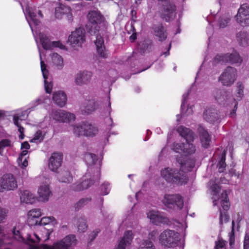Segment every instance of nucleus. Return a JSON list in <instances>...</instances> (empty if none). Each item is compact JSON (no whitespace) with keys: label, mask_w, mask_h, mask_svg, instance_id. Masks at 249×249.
Wrapping results in <instances>:
<instances>
[{"label":"nucleus","mask_w":249,"mask_h":249,"mask_svg":"<svg viewBox=\"0 0 249 249\" xmlns=\"http://www.w3.org/2000/svg\"><path fill=\"white\" fill-rule=\"evenodd\" d=\"M177 132L186 140V143L175 142L172 149L182 154L176 157L178 167H168L162 169L160 176L167 183L178 185L185 184L188 181L187 172L195 166L196 159L192 156L196 153V148L191 142L195 139V134L189 128L180 126Z\"/></svg>","instance_id":"f257e3e1"},{"label":"nucleus","mask_w":249,"mask_h":249,"mask_svg":"<svg viewBox=\"0 0 249 249\" xmlns=\"http://www.w3.org/2000/svg\"><path fill=\"white\" fill-rule=\"evenodd\" d=\"M52 232V231L42 227L39 232L28 235L25 239L21 234L20 229L15 227L13 229L12 234L15 239L24 244L26 249H73L72 247L76 245V236L73 234H70L54 242L53 246L44 244L39 248L37 243L40 241L46 242L49 240Z\"/></svg>","instance_id":"f03ea898"},{"label":"nucleus","mask_w":249,"mask_h":249,"mask_svg":"<svg viewBox=\"0 0 249 249\" xmlns=\"http://www.w3.org/2000/svg\"><path fill=\"white\" fill-rule=\"evenodd\" d=\"M20 5H22L21 4ZM21 6L37 44H38V39L43 48L45 50L51 49L53 48H58L61 50L66 49V46L61 41L51 42L46 34L43 33L38 34V26L40 23V19L43 17L41 11L39 9L35 6L27 5L24 10L23 6Z\"/></svg>","instance_id":"7ed1b4c3"},{"label":"nucleus","mask_w":249,"mask_h":249,"mask_svg":"<svg viewBox=\"0 0 249 249\" xmlns=\"http://www.w3.org/2000/svg\"><path fill=\"white\" fill-rule=\"evenodd\" d=\"M87 18L91 24L97 25L96 28L93 31V33L96 35V39L95 41V44L96 45L97 54L100 57L106 58L108 56L109 52L105 48L103 38L100 35L97 34V32L99 31V25L105 24V17L100 11L98 10H92L89 12L87 15ZM92 33L93 31L91 30L90 34H92Z\"/></svg>","instance_id":"20e7f679"},{"label":"nucleus","mask_w":249,"mask_h":249,"mask_svg":"<svg viewBox=\"0 0 249 249\" xmlns=\"http://www.w3.org/2000/svg\"><path fill=\"white\" fill-rule=\"evenodd\" d=\"M180 236V233L178 231L165 230L160 235V243L164 248L183 249V243Z\"/></svg>","instance_id":"39448f33"},{"label":"nucleus","mask_w":249,"mask_h":249,"mask_svg":"<svg viewBox=\"0 0 249 249\" xmlns=\"http://www.w3.org/2000/svg\"><path fill=\"white\" fill-rule=\"evenodd\" d=\"M219 181L217 179L214 180L212 179L208 183L209 189L211 191V195H212L213 205V206H218L220 205L224 211H227L230 206L228 194L226 191H224L220 196H219L220 188L217 183Z\"/></svg>","instance_id":"423d86ee"},{"label":"nucleus","mask_w":249,"mask_h":249,"mask_svg":"<svg viewBox=\"0 0 249 249\" xmlns=\"http://www.w3.org/2000/svg\"><path fill=\"white\" fill-rule=\"evenodd\" d=\"M98 127L89 122H82L73 125V133L77 136L92 137L98 133Z\"/></svg>","instance_id":"0eeeda50"},{"label":"nucleus","mask_w":249,"mask_h":249,"mask_svg":"<svg viewBox=\"0 0 249 249\" xmlns=\"http://www.w3.org/2000/svg\"><path fill=\"white\" fill-rule=\"evenodd\" d=\"M84 159L88 166L87 172L92 173L94 177L98 179L100 176L101 160L95 154L89 152L85 154Z\"/></svg>","instance_id":"6e6552de"},{"label":"nucleus","mask_w":249,"mask_h":249,"mask_svg":"<svg viewBox=\"0 0 249 249\" xmlns=\"http://www.w3.org/2000/svg\"><path fill=\"white\" fill-rule=\"evenodd\" d=\"M162 202L165 207L171 209L181 210L184 205L183 198L178 194H165Z\"/></svg>","instance_id":"1a4fd4ad"},{"label":"nucleus","mask_w":249,"mask_h":249,"mask_svg":"<svg viewBox=\"0 0 249 249\" xmlns=\"http://www.w3.org/2000/svg\"><path fill=\"white\" fill-rule=\"evenodd\" d=\"M236 70L231 67H228L221 74L218 80L224 86L231 87L237 79Z\"/></svg>","instance_id":"9d476101"},{"label":"nucleus","mask_w":249,"mask_h":249,"mask_svg":"<svg viewBox=\"0 0 249 249\" xmlns=\"http://www.w3.org/2000/svg\"><path fill=\"white\" fill-rule=\"evenodd\" d=\"M99 179H97L93 174L87 172L78 181L71 185V189L73 191H82L90 186L93 184V179L98 182Z\"/></svg>","instance_id":"9b49d317"},{"label":"nucleus","mask_w":249,"mask_h":249,"mask_svg":"<svg viewBox=\"0 0 249 249\" xmlns=\"http://www.w3.org/2000/svg\"><path fill=\"white\" fill-rule=\"evenodd\" d=\"M147 215L150 222L155 225H171V222L167 217L166 214L163 212L152 210L147 213Z\"/></svg>","instance_id":"f8f14e48"},{"label":"nucleus","mask_w":249,"mask_h":249,"mask_svg":"<svg viewBox=\"0 0 249 249\" xmlns=\"http://www.w3.org/2000/svg\"><path fill=\"white\" fill-rule=\"evenodd\" d=\"M242 61V60L239 54L236 52H234L232 53L231 54L226 53L216 55L213 60V64L216 65L217 64L229 62L231 64H240L241 63Z\"/></svg>","instance_id":"ddd939ff"},{"label":"nucleus","mask_w":249,"mask_h":249,"mask_svg":"<svg viewBox=\"0 0 249 249\" xmlns=\"http://www.w3.org/2000/svg\"><path fill=\"white\" fill-rule=\"evenodd\" d=\"M85 35V31L83 28L76 29L69 36L68 42L72 47H81L86 41Z\"/></svg>","instance_id":"4468645a"},{"label":"nucleus","mask_w":249,"mask_h":249,"mask_svg":"<svg viewBox=\"0 0 249 249\" xmlns=\"http://www.w3.org/2000/svg\"><path fill=\"white\" fill-rule=\"evenodd\" d=\"M17 187V180L12 174H5L0 178V192L14 190Z\"/></svg>","instance_id":"2eb2a0df"},{"label":"nucleus","mask_w":249,"mask_h":249,"mask_svg":"<svg viewBox=\"0 0 249 249\" xmlns=\"http://www.w3.org/2000/svg\"><path fill=\"white\" fill-rule=\"evenodd\" d=\"M50 115L53 120L63 123L73 121L75 119L73 113L62 109L53 110Z\"/></svg>","instance_id":"dca6fc26"},{"label":"nucleus","mask_w":249,"mask_h":249,"mask_svg":"<svg viewBox=\"0 0 249 249\" xmlns=\"http://www.w3.org/2000/svg\"><path fill=\"white\" fill-rule=\"evenodd\" d=\"M37 47L40 59L41 70L44 78V88L46 93H51L53 86L52 81L49 76V71L46 69V65L42 59L41 52L38 45Z\"/></svg>","instance_id":"f3484780"},{"label":"nucleus","mask_w":249,"mask_h":249,"mask_svg":"<svg viewBox=\"0 0 249 249\" xmlns=\"http://www.w3.org/2000/svg\"><path fill=\"white\" fill-rule=\"evenodd\" d=\"M235 18L238 23L245 27L249 26V6L247 4L241 5Z\"/></svg>","instance_id":"a211bd4d"},{"label":"nucleus","mask_w":249,"mask_h":249,"mask_svg":"<svg viewBox=\"0 0 249 249\" xmlns=\"http://www.w3.org/2000/svg\"><path fill=\"white\" fill-rule=\"evenodd\" d=\"M92 72L88 71H80L75 75L74 82L76 85L83 86L89 84L92 77Z\"/></svg>","instance_id":"6ab92c4d"},{"label":"nucleus","mask_w":249,"mask_h":249,"mask_svg":"<svg viewBox=\"0 0 249 249\" xmlns=\"http://www.w3.org/2000/svg\"><path fill=\"white\" fill-rule=\"evenodd\" d=\"M45 183H42L39 186L37 193L38 195V199L41 202H46L48 201L49 197L52 195L49 186V179L45 178Z\"/></svg>","instance_id":"aec40b11"},{"label":"nucleus","mask_w":249,"mask_h":249,"mask_svg":"<svg viewBox=\"0 0 249 249\" xmlns=\"http://www.w3.org/2000/svg\"><path fill=\"white\" fill-rule=\"evenodd\" d=\"M63 161V155L61 153H53L49 160L48 167L53 172H56L61 166Z\"/></svg>","instance_id":"412c9836"},{"label":"nucleus","mask_w":249,"mask_h":249,"mask_svg":"<svg viewBox=\"0 0 249 249\" xmlns=\"http://www.w3.org/2000/svg\"><path fill=\"white\" fill-rule=\"evenodd\" d=\"M63 15L66 16L68 20L71 21L72 20V15L71 8L60 4L55 7V16L57 18H61Z\"/></svg>","instance_id":"4be33fe9"},{"label":"nucleus","mask_w":249,"mask_h":249,"mask_svg":"<svg viewBox=\"0 0 249 249\" xmlns=\"http://www.w3.org/2000/svg\"><path fill=\"white\" fill-rule=\"evenodd\" d=\"M198 76H199V72H198L197 73V74H196V79H195V82L192 85L191 89L188 90L186 93H185L182 95V103H181V115L183 116L191 115L193 113V108L191 106L190 107L188 106L187 108L185 111L184 110L185 105L186 102L187 98L190 94L191 89L194 88V84L197 82V80L198 78Z\"/></svg>","instance_id":"5701e85b"},{"label":"nucleus","mask_w":249,"mask_h":249,"mask_svg":"<svg viewBox=\"0 0 249 249\" xmlns=\"http://www.w3.org/2000/svg\"><path fill=\"white\" fill-rule=\"evenodd\" d=\"M51 103L50 99L47 95L40 96L38 98L32 102L27 108L30 112L33 111L36 107L40 104H44V107L48 109Z\"/></svg>","instance_id":"b1692460"},{"label":"nucleus","mask_w":249,"mask_h":249,"mask_svg":"<svg viewBox=\"0 0 249 249\" xmlns=\"http://www.w3.org/2000/svg\"><path fill=\"white\" fill-rule=\"evenodd\" d=\"M30 113L28 108L17 109L12 115L13 123L15 125H18V122H21L22 120L27 119Z\"/></svg>","instance_id":"393cba45"},{"label":"nucleus","mask_w":249,"mask_h":249,"mask_svg":"<svg viewBox=\"0 0 249 249\" xmlns=\"http://www.w3.org/2000/svg\"><path fill=\"white\" fill-rule=\"evenodd\" d=\"M199 138L201 145L203 148H207L211 142V136L202 126H199L198 128Z\"/></svg>","instance_id":"a878e982"},{"label":"nucleus","mask_w":249,"mask_h":249,"mask_svg":"<svg viewBox=\"0 0 249 249\" xmlns=\"http://www.w3.org/2000/svg\"><path fill=\"white\" fill-rule=\"evenodd\" d=\"M133 238V233L132 231L127 230L114 249H125L126 247L131 244Z\"/></svg>","instance_id":"bb28decb"},{"label":"nucleus","mask_w":249,"mask_h":249,"mask_svg":"<svg viewBox=\"0 0 249 249\" xmlns=\"http://www.w3.org/2000/svg\"><path fill=\"white\" fill-rule=\"evenodd\" d=\"M204 118L208 122L213 123L219 121L220 115L214 108H209L204 112Z\"/></svg>","instance_id":"cd10ccee"},{"label":"nucleus","mask_w":249,"mask_h":249,"mask_svg":"<svg viewBox=\"0 0 249 249\" xmlns=\"http://www.w3.org/2000/svg\"><path fill=\"white\" fill-rule=\"evenodd\" d=\"M53 100L58 106L63 107L66 104L67 98L64 91L59 90L54 92Z\"/></svg>","instance_id":"c85d7f7f"},{"label":"nucleus","mask_w":249,"mask_h":249,"mask_svg":"<svg viewBox=\"0 0 249 249\" xmlns=\"http://www.w3.org/2000/svg\"><path fill=\"white\" fill-rule=\"evenodd\" d=\"M98 107L97 103L94 100L86 101L81 107L83 114H90L94 111Z\"/></svg>","instance_id":"c756f323"},{"label":"nucleus","mask_w":249,"mask_h":249,"mask_svg":"<svg viewBox=\"0 0 249 249\" xmlns=\"http://www.w3.org/2000/svg\"><path fill=\"white\" fill-rule=\"evenodd\" d=\"M41 215V210L34 209L29 211L27 214V221L31 225H37L38 221L37 219Z\"/></svg>","instance_id":"7c9ffc66"},{"label":"nucleus","mask_w":249,"mask_h":249,"mask_svg":"<svg viewBox=\"0 0 249 249\" xmlns=\"http://www.w3.org/2000/svg\"><path fill=\"white\" fill-rule=\"evenodd\" d=\"M213 95L216 101L219 104H225L227 102L228 92L224 89H216L213 92Z\"/></svg>","instance_id":"2f4dec72"},{"label":"nucleus","mask_w":249,"mask_h":249,"mask_svg":"<svg viewBox=\"0 0 249 249\" xmlns=\"http://www.w3.org/2000/svg\"><path fill=\"white\" fill-rule=\"evenodd\" d=\"M183 213L182 214V218L181 221L179 220H175L173 222V225L176 226L177 230L179 232H181L183 231H185L187 227L186 223L185 222V218L188 214V209L186 208L184 210H183Z\"/></svg>","instance_id":"473e14b6"},{"label":"nucleus","mask_w":249,"mask_h":249,"mask_svg":"<svg viewBox=\"0 0 249 249\" xmlns=\"http://www.w3.org/2000/svg\"><path fill=\"white\" fill-rule=\"evenodd\" d=\"M20 197L21 202L26 204H33L36 201L35 195L28 190L21 192Z\"/></svg>","instance_id":"72a5a7b5"},{"label":"nucleus","mask_w":249,"mask_h":249,"mask_svg":"<svg viewBox=\"0 0 249 249\" xmlns=\"http://www.w3.org/2000/svg\"><path fill=\"white\" fill-rule=\"evenodd\" d=\"M155 35L158 36L160 41H163L167 37L166 30L162 24L154 25L152 27Z\"/></svg>","instance_id":"f704fd0d"},{"label":"nucleus","mask_w":249,"mask_h":249,"mask_svg":"<svg viewBox=\"0 0 249 249\" xmlns=\"http://www.w3.org/2000/svg\"><path fill=\"white\" fill-rule=\"evenodd\" d=\"M48 132V128L43 127L42 129L38 130L36 132L34 138L31 140L30 142L36 143L41 142L43 140L45 135Z\"/></svg>","instance_id":"c9c22d12"},{"label":"nucleus","mask_w":249,"mask_h":249,"mask_svg":"<svg viewBox=\"0 0 249 249\" xmlns=\"http://www.w3.org/2000/svg\"><path fill=\"white\" fill-rule=\"evenodd\" d=\"M57 178L60 182L64 183H70L72 180V177L71 173L65 170L58 173Z\"/></svg>","instance_id":"e433bc0d"},{"label":"nucleus","mask_w":249,"mask_h":249,"mask_svg":"<svg viewBox=\"0 0 249 249\" xmlns=\"http://www.w3.org/2000/svg\"><path fill=\"white\" fill-rule=\"evenodd\" d=\"M13 239L10 237L9 234H6L4 230L0 226V248L5 245L11 244Z\"/></svg>","instance_id":"4c0bfd02"},{"label":"nucleus","mask_w":249,"mask_h":249,"mask_svg":"<svg viewBox=\"0 0 249 249\" xmlns=\"http://www.w3.org/2000/svg\"><path fill=\"white\" fill-rule=\"evenodd\" d=\"M244 86L241 82H238L236 84V90L234 92L235 98L234 99V102L240 101L244 96Z\"/></svg>","instance_id":"58836bf2"},{"label":"nucleus","mask_w":249,"mask_h":249,"mask_svg":"<svg viewBox=\"0 0 249 249\" xmlns=\"http://www.w3.org/2000/svg\"><path fill=\"white\" fill-rule=\"evenodd\" d=\"M52 63L59 70L62 69L64 66L63 59L57 53H53L51 55Z\"/></svg>","instance_id":"ea45409f"},{"label":"nucleus","mask_w":249,"mask_h":249,"mask_svg":"<svg viewBox=\"0 0 249 249\" xmlns=\"http://www.w3.org/2000/svg\"><path fill=\"white\" fill-rule=\"evenodd\" d=\"M27 153V150L23 149L17 159L18 164L21 168H25L28 166V161L26 157Z\"/></svg>","instance_id":"a19ab883"},{"label":"nucleus","mask_w":249,"mask_h":249,"mask_svg":"<svg viewBox=\"0 0 249 249\" xmlns=\"http://www.w3.org/2000/svg\"><path fill=\"white\" fill-rule=\"evenodd\" d=\"M237 39L239 44L245 47L249 44V39L245 32H239L236 35Z\"/></svg>","instance_id":"79ce46f5"},{"label":"nucleus","mask_w":249,"mask_h":249,"mask_svg":"<svg viewBox=\"0 0 249 249\" xmlns=\"http://www.w3.org/2000/svg\"><path fill=\"white\" fill-rule=\"evenodd\" d=\"M226 154V153L225 150L222 151L220 155V159L217 163V166L218 168V171L220 173L223 172L225 171L226 167V164L225 163Z\"/></svg>","instance_id":"37998d69"},{"label":"nucleus","mask_w":249,"mask_h":249,"mask_svg":"<svg viewBox=\"0 0 249 249\" xmlns=\"http://www.w3.org/2000/svg\"><path fill=\"white\" fill-rule=\"evenodd\" d=\"M52 223L53 225L56 224L57 221L53 216H47L42 217L40 220L38 222L37 224L39 225H46Z\"/></svg>","instance_id":"c03bdc74"},{"label":"nucleus","mask_w":249,"mask_h":249,"mask_svg":"<svg viewBox=\"0 0 249 249\" xmlns=\"http://www.w3.org/2000/svg\"><path fill=\"white\" fill-rule=\"evenodd\" d=\"M230 16L224 15L220 17L218 20V25L220 28H225L230 21Z\"/></svg>","instance_id":"a18cd8bd"},{"label":"nucleus","mask_w":249,"mask_h":249,"mask_svg":"<svg viewBox=\"0 0 249 249\" xmlns=\"http://www.w3.org/2000/svg\"><path fill=\"white\" fill-rule=\"evenodd\" d=\"M151 42L148 40H144L138 43L137 48L141 53H144L148 50Z\"/></svg>","instance_id":"49530a36"},{"label":"nucleus","mask_w":249,"mask_h":249,"mask_svg":"<svg viewBox=\"0 0 249 249\" xmlns=\"http://www.w3.org/2000/svg\"><path fill=\"white\" fill-rule=\"evenodd\" d=\"M77 228L80 232H84L87 229L86 219L84 217H81L78 219Z\"/></svg>","instance_id":"de8ad7c7"},{"label":"nucleus","mask_w":249,"mask_h":249,"mask_svg":"<svg viewBox=\"0 0 249 249\" xmlns=\"http://www.w3.org/2000/svg\"><path fill=\"white\" fill-rule=\"evenodd\" d=\"M12 146L11 141L8 139H2L0 141V155H2L4 149Z\"/></svg>","instance_id":"09e8293b"},{"label":"nucleus","mask_w":249,"mask_h":249,"mask_svg":"<svg viewBox=\"0 0 249 249\" xmlns=\"http://www.w3.org/2000/svg\"><path fill=\"white\" fill-rule=\"evenodd\" d=\"M138 249H155V248L152 241L149 240H143Z\"/></svg>","instance_id":"8fccbe9b"},{"label":"nucleus","mask_w":249,"mask_h":249,"mask_svg":"<svg viewBox=\"0 0 249 249\" xmlns=\"http://www.w3.org/2000/svg\"><path fill=\"white\" fill-rule=\"evenodd\" d=\"M91 201V198L89 197H86L82 198L78 202H77L74 205L75 209L76 210H79L80 209L88 204Z\"/></svg>","instance_id":"3c124183"},{"label":"nucleus","mask_w":249,"mask_h":249,"mask_svg":"<svg viewBox=\"0 0 249 249\" xmlns=\"http://www.w3.org/2000/svg\"><path fill=\"white\" fill-rule=\"evenodd\" d=\"M220 211V217H219V225L222 226L224 223L228 222L229 220V216L228 215L227 212L222 213L219 208Z\"/></svg>","instance_id":"603ef678"},{"label":"nucleus","mask_w":249,"mask_h":249,"mask_svg":"<svg viewBox=\"0 0 249 249\" xmlns=\"http://www.w3.org/2000/svg\"><path fill=\"white\" fill-rule=\"evenodd\" d=\"M110 190V184L107 182H105L101 186V193L102 195H107L108 194Z\"/></svg>","instance_id":"864d4df0"},{"label":"nucleus","mask_w":249,"mask_h":249,"mask_svg":"<svg viewBox=\"0 0 249 249\" xmlns=\"http://www.w3.org/2000/svg\"><path fill=\"white\" fill-rule=\"evenodd\" d=\"M234 220H233L232 222V229L231 231L229 233V243L231 247L234 244V239H235V235H234Z\"/></svg>","instance_id":"5fc2aeb1"},{"label":"nucleus","mask_w":249,"mask_h":249,"mask_svg":"<svg viewBox=\"0 0 249 249\" xmlns=\"http://www.w3.org/2000/svg\"><path fill=\"white\" fill-rule=\"evenodd\" d=\"M226 242L223 239H219L215 242V249H222L226 245Z\"/></svg>","instance_id":"6e6d98bb"},{"label":"nucleus","mask_w":249,"mask_h":249,"mask_svg":"<svg viewBox=\"0 0 249 249\" xmlns=\"http://www.w3.org/2000/svg\"><path fill=\"white\" fill-rule=\"evenodd\" d=\"M211 17H212L211 16H210L208 17L207 18V20L210 24V27H209L207 29V33L209 36V40L210 39V36L211 35H212V34L213 33V27L210 26V25L212 23L211 19Z\"/></svg>","instance_id":"4d7b16f0"},{"label":"nucleus","mask_w":249,"mask_h":249,"mask_svg":"<svg viewBox=\"0 0 249 249\" xmlns=\"http://www.w3.org/2000/svg\"><path fill=\"white\" fill-rule=\"evenodd\" d=\"M131 31L132 32V35L130 36L129 39L131 42H134L137 38V34L136 29L133 24H131Z\"/></svg>","instance_id":"13d9d810"},{"label":"nucleus","mask_w":249,"mask_h":249,"mask_svg":"<svg viewBox=\"0 0 249 249\" xmlns=\"http://www.w3.org/2000/svg\"><path fill=\"white\" fill-rule=\"evenodd\" d=\"M100 230L97 229L94 230L89 235V240L90 242H92L94 239L96 237L98 234L100 232Z\"/></svg>","instance_id":"bf43d9fd"},{"label":"nucleus","mask_w":249,"mask_h":249,"mask_svg":"<svg viewBox=\"0 0 249 249\" xmlns=\"http://www.w3.org/2000/svg\"><path fill=\"white\" fill-rule=\"evenodd\" d=\"M244 249H249V234L246 233L244 240Z\"/></svg>","instance_id":"052dcab7"},{"label":"nucleus","mask_w":249,"mask_h":249,"mask_svg":"<svg viewBox=\"0 0 249 249\" xmlns=\"http://www.w3.org/2000/svg\"><path fill=\"white\" fill-rule=\"evenodd\" d=\"M130 219L129 218H126L123 221L121 226H126L127 227H133V224L130 221Z\"/></svg>","instance_id":"680f3d73"},{"label":"nucleus","mask_w":249,"mask_h":249,"mask_svg":"<svg viewBox=\"0 0 249 249\" xmlns=\"http://www.w3.org/2000/svg\"><path fill=\"white\" fill-rule=\"evenodd\" d=\"M18 128V130L20 133L19 138L22 140L24 138V128L20 125V122H18V125H16Z\"/></svg>","instance_id":"e2e57ef3"},{"label":"nucleus","mask_w":249,"mask_h":249,"mask_svg":"<svg viewBox=\"0 0 249 249\" xmlns=\"http://www.w3.org/2000/svg\"><path fill=\"white\" fill-rule=\"evenodd\" d=\"M237 105H238L237 102H234V108L230 114V116L232 118V117H234L235 113H236V111L237 108Z\"/></svg>","instance_id":"0e129e2a"},{"label":"nucleus","mask_w":249,"mask_h":249,"mask_svg":"<svg viewBox=\"0 0 249 249\" xmlns=\"http://www.w3.org/2000/svg\"><path fill=\"white\" fill-rule=\"evenodd\" d=\"M158 234V231H153L149 234V238L154 240Z\"/></svg>","instance_id":"69168bd1"},{"label":"nucleus","mask_w":249,"mask_h":249,"mask_svg":"<svg viewBox=\"0 0 249 249\" xmlns=\"http://www.w3.org/2000/svg\"><path fill=\"white\" fill-rule=\"evenodd\" d=\"M29 148H30V145L28 142H25L21 143V149L22 150L25 149V150H27V149H29Z\"/></svg>","instance_id":"338daca9"},{"label":"nucleus","mask_w":249,"mask_h":249,"mask_svg":"<svg viewBox=\"0 0 249 249\" xmlns=\"http://www.w3.org/2000/svg\"><path fill=\"white\" fill-rule=\"evenodd\" d=\"M107 120L108 121V123H107L108 125L110 126V127L114 126L112 119L110 117L107 118Z\"/></svg>","instance_id":"774afa93"}]
</instances>
